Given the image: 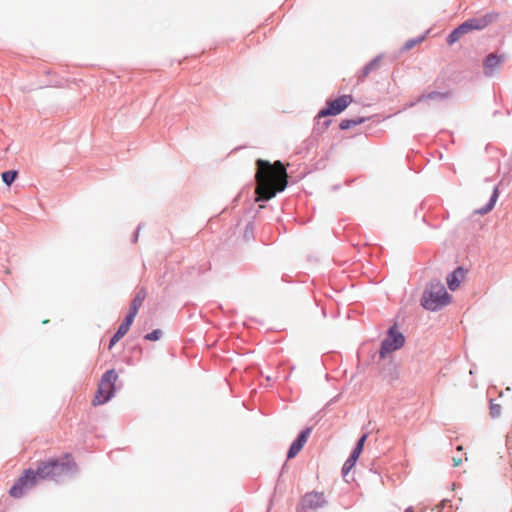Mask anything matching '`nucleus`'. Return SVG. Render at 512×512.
<instances>
[{
    "mask_svg": "<svg viewBox=\"0 0 512 512\" xmlns=\"http://www.w3.org/2000/svg\"><path fill=\"white\" fill-rule=\"evenodd\" d=\"M17 175H18L17 171H14V170L6 171V172L2 173V180L4 181V183H6L9 186L15 181Z\"/></svg>",
    "mask_w": 512,
    "mask_h": 512,
    "instance_id": "17",
    "label": "nucleus"
},
{
    "mask_svg": "<svg viewBox=\"0 0 512 512\" xmlns=\"http://www.w3.org/2000/svg\"><path fill=\"white\" fill-rule=\"evenodd\" d=\"M360 455H361V452L354 449L352 451V453H351L349 458L357 462V460L359 459Z\"/></svg>",
    "mask_w": 512,
    "mask_h": 512,
    "instance_id": "28",
    "label": "nucleus"
},
{
    "mask_svg": "<svg viewBox=\"0 0 512 512\" xmlns=\"http://www.w3.org/2000/svg\"><path fill=\"white\" fill-rule=\"evenodd\" d=\"M124 337L123 334H119V331L114 334V336L111 338L108 349L111 350L112 347L122 338Z\"/></svg>",
    "mask_w": 512,
    "mask_h": 512,
    "instance_id": "22",
    "label": "nucleus"
},
{
    "mask_svg": "<svg viewBox=\"0 0 512 512\" xmlns=\"http://www.w3.org/2000/svg\"><path fill=\"white\" fill-rule=\"evenodd\" d=\"M463 35H465L460 27V25L454 29L448 36L447 42L449 45L454 44L457 42Z\"/></svg>",
    "mask_w": 512,
    "mask_h": 512,
    "instance_id": "16",
    "label": "nucleus"
},
{
    "mask_svg": "<svg viewBox=\"0 0 512 512\" xmlns=\"http://www.w3.org/2000/svg\"><path fill=\"white\" fill-rule=\"evenodd\" d=\"M146 298V292L144 289H141L137 294L136 296L134 297V299L132 300L131 302V305H130V309H129V312L127 315L135 318L137 313H138V310L139 308L142 306L144 300Z\"/></svg>",
    "mask_w": 512,
    "mask_h": 512,
    "instance_id": "13",
    "label": "nucleus"
},
{
    "mask_svg": "<svg viewBox=\"0 0 512 512\" xmlns=\"http://www.w3.org/2000/svg\"><path fill=\"white\" fill-rule=\"evenodd\" d=\"M445 97H447V94L441 92H431L425 96L426 99H444Z\"/></svg>",
    "mask_w": 512,
    "mask_h": 512,
    "instance_id": "21",
    "label": "nucleus"
},
{
    "mask_svg": "<svg viewBox=\"0 0 512 512\" xmlns=\"http://www.w3.org/2000/svg\"><path fill=\"white\" fill-rule=\"evenodd\" d=\"M498 195H499L498 189L495 188L494 191H493V194H492V196L490 198L489 203L486 205V207L478 210L477 213H479V214H486L489 211H491L494 208L495 204H496V201L498 199Z\"/></svg>",
    "mask_w": 512,
    "mask_h": 512,
    "instance_id": "14",
    "label": "nucleus"
},
{
    "mask_svg": "<svg viewBox=\"0 0 512 512\" xmlns=\"http://www.w3.org/2000/svg\"><path fill=\"white\" fill-rule=\"evenodd\" d=\"M255 201H269L288 185V174L285 165L277 160L270 163L264 159L256 161Z\"/></svg>",
    "mask_w": 512,
    "mask_h": 512,
    "instance_id": "1",
    "label": "nucleus"
},
{
    "mask_svg": "<svg viewBox=\"0 0 512 512\" xmlns=\"http://www.w3.org/2000/svg\"><path fill=\"white\" fill-rule=\"evenodd\" d=\"M405 512H414V509L413 507H408L406 508Z\"/></svg>",
    "mask_w": 512,
    "mask_h": 512,
    "instance_id": "31",
    "label": "nucleus"
},
{
    "mask_svg": "<svg viewBox=\"0 0 512 512\" xmlns=\"http://www.w3.org/2000/svg\"><path fill=\"white\" fill-rule=\"evenodd\" d=\"M355 464L356 461L348 458L342 468L343 475H347L350 472V470L355 466Z\"/></svg>",
    "mask_w": 512,
    "mask_h": 512,
    "instance_id": "20",
    "label": "nucleus"
},
{
    "mask_svg": "<svg viewBox=\"0 0 512 512\" xmlns=\"http://www.w3.org/2000/svg\"><path fill=\"white\" fill-rule=\"evenodd\" d=\"M311 430H312L311 428H306L305 430H303L299 434L297 439L291 444L288 454H287L288 459H292V458L296 457L298 455V453L302 450V448L304 447V445L306 444V442L310 436Z\"/></svg>",
    "mask_w": 512,
    "mask_h": 512,
    "instance_id": "10",
    "label": "nucleus"
},
{
    "mask_svg": "<svg viewBox=\"0 0 512 512\" xmlns=\"http://www.w3.org/2000/svg\"><path fill=\"white\" fill-rule=\"evenodd\" d=\"M504 59V55H497L495 53L488 54L483 61L484 74L486 76L492 75L495 72V70L500 67Z\"/></svg>",
    "mask_w": 512,
    "mask_h": 512,
    "instance_id": "9",
    "label": "nucleus"
},
{
    "mask_svg": "<svg viewBox=\"0 0 512 512\" xmlns=\"http://www.w3.org/2000/svg\"><path fill=\"white\" fill-rule=\"evenodd\" d=\"M376 66V62L369 63L364 69H363V77L367 76L369 72Z\"/></svg>",
    "mask_w": 512,
    "mask_h": 512,
    "instance_id": "26",
    "label": "nucleus"
},
{
    "mask_svg": "<svg viewBox=\"0 0 512 512\" xmlns=\"http://www.w3.org/2000/svg\"><path fill=\"white\" fill-rule=\"evenodd\" d=\"M363 120L360 119V120H349V119H345V120H342L341 123H340V128L342 130H345V129H349L350 127L352 126H356L360 123H362Z\"/></svg>",
    "mask_w": 512,
    "mask_h": 512,
    "instance_id": "18",
    "label": "nucleus"
},
{
    "mask_svg": "<svg viewBox=\"0 0 512 512\" xmlns=\"http://www.w3.org/2000/svg\"><path fill=\"white\" fill-rule=\"evenodd\" d=\"M360 455H361V452L354 449L352 451V453H351L349 458L357 462V460L359 459Z\"/></svg>",
    "mask_w": 512,
    "mask_h": 512,
    "instance_id": "27",
    "label": "nucleus"
},
{
    "mask_svg": "<svg viewBox=\"0 0 512 512\" xmlns=\"http://www.w3.org/2000/svg\"><path fill=\"white\" fill-rule=\"evenodd\" d=\"M161 335H162L161 330L156 329V330H153L152 332L146 334L145 339L149 340V341H157L160 339Z\"/></svg>",
    "mask_w": 512,
    "mask_h": 512,
    "instance_id": "19",
    "label": "nucleus"
},
{
    "mask_svg": "<svg viewBox=\"0 0 512 512\" xmlns=\"http://www.w3.org/2000/svg\"><path fill=\"white\" fill-rule=\"evenodd\" d=\"M490 22L488 16H484L482 18H473L465 21L460 25L464 34H467L473 30H481L484 29Z\"/></svg>",
    "mask_w": 512,
    "mask_h": 512,
    "instance_id": "11",
    "label": "nucleus"
},
{
    "mask_svg": "<svg viewBox=\"0 0 512 512\" xmlns=\"http://www.w3.org/2000/svg\"><path fill=\"white\" fill-rule=\"evenodd\" d=\"M134 319L135 318H133L129 315H126L125 319L123 320V322L120 324V326L118 328L119 334L126 335L127 332L129 331Z\"/></svg>",
    "mask_w": 512,
    "mask_h": 512,
    "instance_id": "15",
    "label": "nucleus"
},
{
    "mask_svg": "<svg viewBox=\"0 0 512 512\" xmlns=\"http://www.w3.org/2000/svg\"><path fill=\"white\" fill-rule=\"evenodd\" d=\"M464 277L465 271L461 267L457 268L451 274H449L446 278V281L450 290H456L460 286V283L462 282Z\"/></svg>",
    "mask_w": 512,
    "mask_h": 512,
    "instance_id": "12",
    "label": "nucleus"
},
{
    "mask_svg": "<svg viewBox=\"0 0 512 512\" xmlns=\"http://www.w3.org/2000/svg\"><path fill=\"white\" fill-rule=\"evenodd\" d=\"M366 439H367V434L362 435V437L358 440L354 449L358 450L362 453Z\"/></svg>",
    "mask_w": 512,
    "mask_h": 512,
    "instance_id": "25",
    "label": "nucleus"
},
{
    "mask_svg": "<svg viewBox=\"0 0 512 512\" xmlns=\"http://www.w3.org/2000/svg\"><path fill=\"white\" fill-rule=\"evenodd\" d=\"M328 501L324 492L310 491L305 493L296 508V512H317L324 508Z\"/></svg>",
    "mask_w": 512,
    "mask_h": 512,
    "instance_id": "5",
    "label": "nucleus"
},
{
    "mask_svg": "<svg viewBox=\"0 0 512 512\" xmlns=\"http://www.w3.org/2000/svg\"><path fill=\"white\" fill-rule=\"evenodd\" d=\"M415 43H416L415 41H409V42H407V43H406V48H407V49L412 48V47L415 45Z\"/></svg>",
    "mask_w": 512,
    "mask_h": 512,
    "instance_id": "30",
    "label": "nucleus"
},
{
    "mask_svg": "<svg viewBox=\"0 0 512 512\" xmlns=\"http://www.w3.org/2000/svg\"><path fill=\"white\" fill-rule=\"evenodd\" d=\"M39 481L40 479L34 469H26L10 488L9 494L13 498H20L27 490L35 487Z\"/></svg>",
    "mask_w": 512,
    "mask_h": 512,
    "instance_id": "6",
    "label": "nucleus"
},
{
    "mask_svg": "<svg viewBox=\"0 0 512 512\" xmlns=\"http://www.w3.org/2000/svg\"><path fill=\"white\" fill-rule=\"evenodd\" d=\"M450 301V295L446 291L445 287L438 283L433 284L424 293L422 298V305L424 308L435 311L440 307L448 304Z\"/></svg>",
    "mask_w": 512,
    "mask_h": 512,
    "instance_id": "4",
    "label": "nucleus"
},
{
    "mask_svg": "<svg viewBox=\"0 0 512 512\" xmlns=\"http://www.w3.org/2000/svg\"><path fill=\"white\" fill-rule=\"evenodd\" d=\"M353 98L351 95H342L334 100L328 101L326 108L322 109L318 116H335L344 111L351 103Z\"/></svg>",
    "mask_w": 512,
    "mask_h": 512,
    "instance_id": "8",
    "label": "nucleus"
},
{
    "mask_svg": "<svg viewBox=\"0 0 512 512\" xmlns=\"http://www.w3.org/2000/svg\"><path fill=\"white\" fill-rule=\"evenodd\" d=\"M405 342V338L395 327L390 328L388 336L382 342L380 356L382 358L392 353L395 350L400 349Z\"/></svg>",
    "mask_w": 512,
    "mask_h": 512,
    "instance_id": "7",
    "label": "nucleus"
},
{
    "mask_svg": "<svg viewBox=\"0 0 512 512\" xmlns=\"http://www.w3.org/2000/svg\"><path fill=\"white\" fill-rule=\"evenodd\" d=\"M124 337L123 334H119V331L114 334V336L111 338L108 349L111 350L112 347L122 338Z\"/></svg>",
    "mask_w": 512,
    "mask_h": 512,
    "instance_id": "23",
    "label": "nucleus"
},
{
    "mask_svg": "<svg viewBox=\"0 0 512 512\" xmlns=\"http://www.w3.org/2000/svg\"><path fill=\"white\" fill-rule=\"evenodd\" d=\"M490 414L493 417H498L501 414V406L499 404H492L490 407Z\"/></svg>",
    "mask_w": 512,
    "mask_h": 512,
    "instance_id": "24",
    "label": "nucleus"
},
{
    "mask_svg": "<svg viewBox=\"0 0 512 512\" xmlns=\"http://www.w3.org/2000/svg\"><path fill=\"white\" fill-rule=\"evenodd\" d=\"M76 463L70 454H65L59 458H52L38 463L34 471L37 473L40 481L47 479H56L62 475L72 473L76 470Z\"/></svg>",
    "mask_w": 512,
    "mask_h": 512,
    "instance_id": "2",
    "label": "nucleus"
},
{
    "mask_svg": "<svg viewBox=\"0 0 512 512\" xmlns=\"http://www.w3.org/2000/svg\"><path fill=\"white\" fill-rule=\"evenodd\" d=\"M461 463H462L461 458H456V457L453 458V466L454 467H458L459 465H461Z\"/></svg>",
    "mask_w": 512,
    "mask_h": 512,
    "instance_id": "29",
    "label": "nucleus"
},
{
    "mask_svg": "<svg viewBox=\"0 0 512 512\" xmlns=\"http://www.w3.org/2000/svg\"><path fill=\"white\" fill-rule=\"evenodd\" d=\"M117 379L118 375L114 369L108 370L102 375L97 392L92 400L93 406L102 405L111 399Z\"/></svg>",
    "mask_w": 512,
    "mask_h": 512,
    "instance_id": "3",
    "label": "nucleus"
}]
</instances>
